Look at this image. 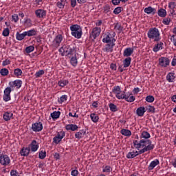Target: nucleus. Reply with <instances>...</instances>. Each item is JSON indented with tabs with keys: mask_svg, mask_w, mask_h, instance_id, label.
<instances>
[{
	"mask_svg": "<svg viewBox=\"0 0 176 176\" xmlns=\"http://www.w3.org/2000/svg\"><path fill=\"white\" fill-rule=\"evenodd\" d=\"M14 75L15 76H21L23 75V71L20 68H16L14 70Z\"/></svg>",
	"mask_w": 176,
	"mask_h": 176,
	"instance_id": "nucleus-43",
	"label": "nucleus"
},
{
	"mask_svg": "<svg viewBox=\"0 0 176 176\" xmlns=\"http://www.w3.org/2000/svg\"><path fill=\"white\" fill-rule=\"evenodd\" d=\"M0 75L2 76H7V75H9V70L6 68H3L0 70Z\"/></svg>",
	"mask_w": 176,
	"mask_h": 176,
	"instance_id": "nucleus-44",
	"label": "nucleus"
},
{
	"mask_svg": "<svg viewBox=\"0 0 176 176\" xmlns=\"http://www.w3.org/2000/svg\"><path fill=\"white\" fill-rule=\"evenodd\" d=\"M157 14L160 17H162V18L166 17V16H167V11H166V10L163 8H160L157 11Z\"/></svg>",
	"mask_w": 176,
	"mask_h": 176,
	"instance_id": "nucleus-35",
	"label": "nucleus"
},
{
	"mask_svg": "<svg viewBox=\"0 0 176 176\" xmlns=\"http://www.w3.org/2000/svg\"><path fill=\"white\" fill-rule=\"evenodd\" d=\"M65 129L67 131H69V130L71 131H76L78 130V125L74 124H67Z\"/></svg>",
	"mask_w": 176,
	"mask_h": 176,
	"instance_id": "nucleus-24",
	"label": "nucleus"
},
{
	"mask_svg": "<svg viewBox=\"0 0 176 176\" xmlns=\"http://www.w3.org/2000/svg\"><path fill=\"white\" fill-rule=\"evenodd\" d=\"M164 44L162 42H160L157 44H155L153 48V52H154V53H157V52H159V50H163V45Z\"/></svg>",
	"mask_w": 176,
	"mask_h": 176,
	"instance_id": "nucleus-20",
	"label": "nucleus"
},
{
	"mask_svg": "<svg viewBox=\"0 0 176 176\" xmlns=\"http://www.w3.org/2000/svg\"><path fill=\"white\" fill-rule=\"evenodd\" d=\"M114 29H115V30H118V31H122V25H120V23H117L114 25Z\"/></svg>",
	"mask_w": 176,
	"mask_h": 176,
	"instance_id": "nucleus-56",
	"label": "nucleus"
},
{
	"mask_svg": "<svg viewBox=\"0 0 176 176\" xmlns=\"http://www.w3.org/2000/svg\"><path fill=\"white\" fill-rule=\"evenodd\" d=\"M146 112V110L145 109V107H140L136 110V113L138 116L142 117L144 116V114Z\"/></svg>",
	"mask_w": 176,
	"mask_h": 176,
	"instance_id": "nucleus-22",
	"label": "nucleus"
},
{
	"mask_svg": "<svg viewBox=\"0 0 176 176\" xmlns=\"http://www.w3.org/2000/svg\"><path fill=\"white\" fill-rule=\"evenodd\" d=\"M29 148L32 152H36L39 149V143L36 140H32Z\"/></svg>",
	"mask_w": 176,
	"mask_h": 176,
	"instance_id": "nucleus-15",
	"label": "nucleus"
},
{
	"mask_svg": "<svg viewBox=\"0 0 176 176\" xmlns=\"http://www.w3.org/2000/svg\"><path fill=\"white\" fill-rule=\"evenodd\" d=\"M76 48L74 45H64L59 50L58 52L60 53L62 56H74V53H76Z\"/></svg>",
	"mask_w": 176,
	"mask_h": 176,
	"instance_id": "nucleus-3",
	"label": "nucleus"
},
{
	"mask_svg": "<svg viewBox=\"0 0 176 176\" xmlns=\"http://www.w3.org/2000/svg\"><path fill=\"white\" fill-rule=\"evenodd\" d=\"M122 7H117L114 9L113 13L114 14H119L122 12Z\"/></svg>",
	"mask_w": 176,
	"mask_h": 176,
	"instance_id": "nucleus-55",
	"label": "nucleus"
},
{
	"mask_svg": "<svg viewBox=\"0 0 176 176\" xmlns=\"http://www.w3.org/2000/svg\"><path fill=\"white\" fill-rule=\"evenodd\" d=\"M174 79H175V74L173 72H170L166 76V80L168 82H174Z\"/></svg>",
	"mask_w": 176,
	"mask_h": 176,
	"instance_id": "nucleus-31",
	"label": "nucleus"
},
{
	"mask_svg": "<svg viewBox=\"0 0 176 176\" xmlns=\"http://www.w3.org/2000/svg\"><path fill=\"white\" fill-rule=\"evenodd\" d=\"M131 64V57H127L123 60V68H129Z\"/></svg>",
	"mask_w": 176,
	"mask_h": 176,
	"instance_id": "nucleus-28",
	"label": "nucleus"
},
{
	"mask_svg": "<svg viewBox=\"0 0 176 176\" xmlns=\"http://www.w3.org/2000/svg\"><path fill=\"white\" fill-rule=\"evenodd\" d=\"M42 75H45V70L41 69L36 72L34 74L35 78H41Z\"/></svg>",
	"mask_w": 176,
	"mask_h": 176,
	"instance_id": "nucleus-46",
	"label": "nucleus"
},
{
	"mask_svg": "<svg viewBox=\"0 0 176 176\" xmlns=\"http://www.w3.org/2000/svg\"><path fill=\"white\" fill-rule=\"evenodd\" d=\"M112 171V168L111 166H106L102 170V173H111Z\"/></svg>",
	"mask_w": 176,
	"mask_h": 176,
	"instance_id": "nucleus-52",
	"label": "nucleus"
},
{
	"mask_svg": "<svg viewBox=\"0 0 176 176\" xmlns=\"http://www.w3.org/2000/svg\"><path fill=\"white\" fill-rule=\"evenodd\" d=\"M9 34H10V30H9V28H7L3 30V36H9Z\"/></svg>",
	"mask_w": 176,
	"mask_h": 176,
	"instance_id": "nucleus-51",
	"label": "nucleus"
},
{
	"mask_svg": "<svg viewBox=\"0 0 176 176\" xmlns=\"http://www.w3.org/2000/svg\"><path fill=\"white\" fill-rule=\"evenodd\" d=\"M162 23L165 25H170V23H171V19L170 18H165L163 19Z\"/></svg>",
	"mask_w": 176,
	"mask_h": 176,
	"instance_id": "nucleus-53",
	"label": "nucleus"
},
{
	"mask_svg": "<svg viewBox=\"0 0 176 176\" xmlns=\"http://www.w3.org/2000/svg\"><path fill=\"white\" fill-rule=\"evenodd\" d=\"M9 64H10V60L9 59H6L2 63L3 67H6V65H9Z\"/></svg>",
	"mask_w": 176,
	"mask_h": 176,
	"instance_id": "nucleus-58",
	"label": "nucleus"
},
{
	"mask_svg": "<svg viewBox=\"0 0 176 176\" xmlns=\"http://www.w3.org/2000/svg\"><path fill=\"white\" fill-rule=\"evenodd\" d=\"M0 164L4 167L10 166V157L6 154H0Z\"/></svg>",
	"mask_w": 176,
	"mask_h": 176,
	"instance_id": "nucleus-7",
	"label": "nucleus"
},
{
	"mask_svg": "<svg viewBox=\"0 0 176 176\" xmlns=\"http://www.w3.org/2000/svg\"><path fill=\"white\" fill-rule=\"evenodd\" d=\"M10 175L11 176H20L19 175V172L16 170H12L10 171Z\"/></svg>",
	"mask_w": 176,
	"mask_h": 176,
	"instance_id": "nucleus-57",
	"label": "nucleus"
},
{
	"mask_svg": "<svg viewBox=\"0 0 176 176\" xmlns=\"http://www.w3.org/2000/svg\"><path fill=\"white\" fill-rule=\"evenodd\" d=\"M148 39L153 41V42H159L162 39L160 36V31L157 28H151L147 32Z\"/></svg>",
	"mask_w": 176,
	"mask_h": 176,
	"instance_id": "nucleus-4",
	"label": "nucleus"
},
{
	"mask_svg": "<svg viewBox=\"0 0 176 176\" xmlns=\"http://www.w3.org/2000/svg\"><path fill=\"white\" fill-rule=\"evenodd\" d=\"M24 25L28 28L32 27V21L30 18H25L24 19Z\"/></svg>",
	"mask_w": 176,
	"mask_h": 176,
	"instance_id": "nucleus-33",
	"label": "nucleus"
},
{
	"mask_svg": "<svg viewBox=\"0 0 176 176\" xmlns=\"http://www.w3.org/2000/svg\"><path fill=\"white\" fill-rule=\"evenodd\" d=\"M12 20H14V23H17L19 21V15L17 14H14L12 16Z\"/></svg>",
	"mask_w": 176,
	"mask_h": 176,
	"instance_id": "nucleus-59",
	"label": "nucleus"
},
{
	"mask_svg": "<svg viewBox=\"0 0 176 176\" xmlns=\"http://www.w3.org/2000/svg\"><path fill=\"white\" fill-rule=\"evenodd\" d=\"M111 39H112V34H111V33H108L102 38V41L103 42V43H111Z\"/></svg>",
	"mask_w": 176,
	"mask_h": 176,
	"instance_id": "nucleus-26",
	"label": "nucleus"
},
{
	"mask_svg": "<svg viewBox=\"0 0 176 176\" xmlns=\"http://www.w3.org/2000/svg\"><path fill=\"white\" fill-rule=\"evenodd\" d=\"M109 107L111 112H118V106H116L115 104L110 103L109 104Z\"/></svg>",
	"mask_w": 176,
	"mask_h": 176,
	"instance_id": "nucleus-40",
	"label": "nucleus"
},
{
	"mask_svg": "<svg viewBox=\"0 0 176 176\" xmlns=\"http://www.w3.org/2000/svg\"><path fill=\"white\" fill-rule=\"evenodd\" d=\"M120 133L122 135H124L125 137H130L131 135V131L126 129H122L120 131Z\"/></svg>",
	"mask_w": 176,
	"mask_h": 176,
	"instance_id": "nucleus-36",
	"label": "nucleus"
},
{
	"mask_svg": "<svg viewBox=\"0 0 176 176\" xmlns=\"http://www.w3.org/2000/svg\"><path fill=\"white\" fill-rule=\"evenodd\" d=\"M91 120L94 122V123H97L98 120H100V118L98 116L97 114L93 113L90 115Z\"/></svg>",
	"mask_w": 176,
	"mask_h": 176,
	"instance_id": "nucleus-38",
	"label": "nucleus"
},
{
	"mask_svg": "<svg viewBox=\"0 0 176 176\" xmlns=\"http://www.w3.org/2000/svg\"><path fill=\"white\" fill-rule=\"evenodd\" d=\"M103 10L104 13H109V12H111V7L109 5H106L103 7Z\"/></svg>",
	"mask_w": 176,
	"mask_h": 176,
	"instance_id": "nucleus-54",
	"label": "nucleus"
},
{
	"mask_svg": "<svg viewBox=\"0 0 176 176\" xmlns=\"http://www.w3.org/2000/svg\"><path fill=\"white\" fill-rule=\"evenodd\" d=\"M32 130L35 133H39V131H42L43 130V124L42 122H35L32 124Z\"/></svg>",
	"mask_w": 176,
	"mask_h": 176,
	"instance_id": "nucleus-12",
	"label": "nucleus"
},
{
	"mask_svg": "<svg viewBox=\"0 0 176 176\" xmlns=\"http://www.w3.org/2000/svg\"><path fill=\"white\" fill-rule=\"evenodd\" d=\"M70 30L72 32V36L76 38L77 39H80L83 32H82V28L78 24H74L70 26Z\"/></svg>",
	"mask_w": 176,
	"mask_h": 176,
	"instance_id": "nucleus-5",
	"label": "nucleus"
},
{
	"mask_svg": "<svg viewBox=\"0 0 176 176\" xmlns=\"http://www.w3.org/2000/svg\"><path fill=\"white\" fill-rule=\"evenodd\" d=\"M175 2L174 1H171L168 3V8L169 9H170V10H172V14L175 12V10L174 9H175Z\"/></svg>",
	"mask_w": 176,
	"mask_h": 176,
	"instance_id": "nucleus-42",
	"label": "nucleus"
},
{
	"mask_svg": "<svg viewBox=\"0 0 176 176\" xmlns=\"http://www.w3.org/2000/svg\"><path fill=\"white\" fill-rule=\"evenodd\" d=\"M68 83H69V81H68V80L62 79L58 82V85L60 87H65V86H67Z\"/></svg>",
	"mask_w": 176,
	"mask_h": 176,
	"instance_id": "nucleus-34",
	"label": "nucleus"
},
{
	"mask_svg": "<svg viewBox=\"0 0 176 176\" xmlns=\"http://www.w3.org/2000/svg\"><path fill=\"white\" fill-rule=\"evenodd\" d=\"M36 17L38 19H44L46 17V10L43 9H38L35 11Z\"/></svg>",
	"mask_w": 176,
	"mask_h": 176,
	"instance_id": "nucleus-17",
	"label": "nucleus"
},
{
	"mask_svg": "<svg viewBox=\"0 0 176 176\" xmlns=\"http://www.w3.org/2000/svg\"><path fill=\"white\" fill-rule=\"evenodd\" d=\"M171 65L172 67H175L176 65V56H175L172 60V62H171Z\"/></svg>",
	"mask_w": 176,
	"mask_h": 176,
	"instance_id": "nucleus-63",
	"label": "nucleus"
},
{
	"mask_svg": "<svg viewBox=\"0 0 176 176\" xmlns=\"http://www.w3.org/2000/svg\"><path fill=\"white\" fill-rule=\"evenodd\" d=\"M35 50V47L33 45H30L25 48V52L28 54L32 53Z\"/></svg>",
	"mask_w": 176,
	"mask_h": 176,
	"instance_id": "nucleus-47",
	"label": "nucleus"
},
{
	"mask_svg": "<svg viewBox=\"0 0 176 176\" xmlns=\"http://www.w3.org/2000/svg\"><path fill=\"white\" fill-rule=\"evenodd\" d=\"M63 42V35L58 34L56 36L55 38L53 41L52 45L54 47H58L60 46V43Z\"/></svg>",
	"mask_w": 176,
	"mask_h": 176,
	"instance_id": "nucleus-14",
	"label": "nucleus"
},
{
	"mask_svg": "<svg viewBox=\"0 0 176 176\" xmlns=\"http://www.w3.org/2000/svg\"><path fill=\"white\" fill-rule=\"evenodd\" d=\"M110 68L111 69H112L113 71H116V64L115 63H111L110 65Z\"/></svg>",
	"mask_w": 176,
	"mask_h": 176,
	"instance_id": "nucleus-64",
	"label": "nucleus"
},
{
	"mask_svg": "<svg viewBox=\"0 0 176 176\" xmlns=\"http://www.w3.org/2000/svg\"><path fill=\"white\" fill-rule=\"evenodd\" d=\"M70 3L72 8H75L76 6V0H70Z\"/></svg>",
	"mask_w": 176,
	"mask_h": 176,
	"instance_id": "nucleus-62",
	"label": "nucleus"
},
{
	"mask_svg": "<svg viewBox=\"0 0 176 176\" xmlns=\"http://www.w3.org/2000/svg\"><path fill=\"white\" fill-rule=\"evenodd\" d=\"M140 140H133V144L138 151H140L141 148L148 147V152L153 151L155 149V144H152V140H149L151 138V133L146 131H142L140 136Z\"/></svg>",
	"mask_w": 176,
	"mask_h": 176,
	"instance_id": "nucleus-1",
	"label": "nucleus"
},
{
	"mask_svg": "<svg viewBox=\"0 0 176 176\" xmlns=\"http://www.w3.org/2000/svg\"><path fill=\"white\" fill-rule=\"evenodd\" d=\"M148 149H149L148 147H145V148H142L140 150L139 148V151H133L129 152L126 154V158L134 159V157H137L138 155H142L143 153H145V152H148Z\"/></svg>",
	"mask_w": 176,
	"mask_h": 176,
	"instance_id": "nucleus-6",
	"label": "nucleus"
},
{
	"mask_svg": "<svg viewBox=\"0 0 176 176\" xmlns=\"http://www.w3.org/2000/svg\"><path fill=\"white\" fill-rule=\"evenodd\" d=\"M101 34V28L95 27L92 29L91 32L90 33V38L91 39H96L97 37L100 36V34Z\"/></svg>",
	"mask_w": 176,
	"mask_h": 176,
	"instance_id": "nucleus-9",
	"label": "nucleus"
},
{
	"mask_svg": "<svg viewBox=\"0 0 176 176\" xmlns=\"http://www.w3.org/2000/svg\"><path fill=\"white\" fill-rule=\"evenodd\" d=\"M70 64L72 67H76V65H78V58H76V54L70 58Z\"/></svg>",
	"mask_w": 176,
	"mask_h": 176,
	"instance_id": "nucleus-32",
	"label": "nucleus"
},
{
	"mask_svg": "<svg viewBox=\"0 0 176 176\" xmlns=\"http://www.w3.org/2000/svg\"><path fill=\"white\" fill-rule=\"evenodd\" d=\"M38 157L39 159H41L42 160H43V159L46 157V151L42 150L38 154Z\"/></svg>",
	"mask_w": 176,
	"mask_h": 176,
	"instance_id": "nucleus-48",
	"label": "nucleus"
},
{
	"mask_svg": "<svg viewBox=\"0 0 176 176\" xmlns=\"http://www.w3.org/2000/svg\"><path fill=\"white\" fill-rule=\"evenodd\" d=\"M85 135H86V131L82 129L75 133V138H77V140H80L81 138H83Z\"/></svg>",
	"mask_w": 176,
	"mask_h": 176,
	"instance_id": "nucleus-21",
	"label": "nucleus"
},
{
	"mask_svg": "<svg viewBox=\"0 0 176 176\" xmlns=\"http://www.w3.org/2000/svg\"><path fill=\"white\" fill-rule=\"evenodd\" d=\"M78 170L76 169H74L71 172V175L72 176H78Z\"/></svg>",
	"mask_w": 176,
	"mask_h": 176,
	"instance_id": "nucleus-60",
	"label": "nucleus"
},
{
	"mask_svg": "<svg viewBox=\"0 0 176 176\" xmlns=\"http://www.w3.org/2000/svg\"><path fill=\"white\" fill-rule=\"evenodd\" d=\"M25 36H27L25 32H23L22 34L17 32L16 34V41H23V39H24V38H25Z\"/></svg>",
	"mask_w": 176,
	"mask_h": 176,
	"instance_id": "nucleus-27",
	"label": "nucleus"
},
{
	"mask_svg": "<svg viewBox=\"0 0 176 176\" xmlns=\"http://www.w3.org/2000/svg\"><path fill=\"white\" fill-rule=\"evenodd\" d=\"M60 115H61V112L54 111L51 113V118H52L53 119H58V118H60Z\"/></svg>",
	"mask_w": 176,
	"mask_h": 176,
	"instance_id": "nucleus-41",
	"label": "nucleus"
},
{
	"mask_svg": "<svg viewBox=\"0 0 176 176\" xmlns=\"http://www.w3.org/2000/svg\"><path fill=\"white\" fill-rule=\"evenodd\" d=\"M129 0H111V2L113 5H119L120 2H123L124 3H126Z\"/></svg>",
	"mask_w": 176,
	"mask_h": 176,
	"instance_id": "nucleus-49",
	"label": "nucleus"
},
{
	"mask_svg": "<svg viewBox=\"0 0 176 176\" xmlns=\"http://www.w3.org/2000/svg\"><path fill=\"white\" fill-rule=\"evenodd\" d=\"M133 53H134V48L128 47L124 50L123 56L126 58L130 57V56H131V54H133Z\"/></svg>",
	"mask_w": 176,
	"mask_h": 176,
	"instance_id": "nucleus-18",
	"label": "nucleus"
},
{
	"mask_svg": "<svg viewBox=\"0 0 176 176\" xmlns=\"http://www.w3.org/2000/svg\"><path fill=\"white\" fill-rule=\"evenodd\" d=\"M158 61L160 67H164V68H166L170 65V59H168L167 57H161L159 58Z\"/></svg>",
	"mask_w": 176,
	"mask_h": 176,
	"instance_id": "nucleus-13",
	"label": "nucleus"
},
{
	"mask_svg": "<svg viewBox=\"0 0 176 176\" xmlns=\"http://www.w3.org/2000/svg\"><path fill=\"white\" fill-rule=\"evenodd\" d=\"M30 148H23L21 151H20V154L21 156H28V155H30Z\"/></svg>",
	"mask_w": 176,
	"mask_h": 176,
	"instance_id": "nucleus-30",
	"label": "nucleus"
},
{
	"mask_svg": "<svg viewBox=\"0 0 176 176\" xmlns=\"http://www.w3.org/2000/svg\"><path fill=\"white\" fill-rule=\"evenodd\" d=\"M146 101L147 102H153V101H155V97H153V96H147L146 97Z\"/></svg>",
	"mask_w": 176,
	"mask_h": 176,
	"instance_id": "nucleus-50",
	"label": "nucleus"
},
{
	"mask_svg": "<svg viewBox=\"0 0 176 176\" xmlns=\"http://www.w3.org/2000/svg\"><path fill=\"white\" fill-rule=\"evenodd\" d=\"M25 32L26 34V36H35L38 34V30H36V29H31Z\"/></svg>",
	"mask_w": 176,
	"mask_h": 176,
	"instance_id": "nucleus-25",
	"label": "nucleus"
},
{
	"mask_svg": "<svg viewBox=\"0 0 176 176\" xmlns=\"http://www.w3.org/2000/svg\"><path fill=\"white\" fill-rule=\"evenodd\" d=\"M9 86L8 87H10V89H20L21 87V85H23V81L21 80H15L14 81H10L8 83Z\"/></svg>",
	"mask_w": 176,
	"mask_h": 176,
	"instance_id": "nucleus-11",
	"label": "nucleus"
},
{
	"mask_svg": "<svg viewBox=\"0 0 176 176\" xmlns=\"http://www.w3.org/2000/svg\"><path fill=\"white\" fill-rule=\"evenodd\" d=\"M112 92L116 94V98L118 100H125L126 102H134L135 101V97L133 96L131 92L122 91L120 86H114Z\"/></svg>",
	"mask_w": 176,
	"mask_h": 176,
	"instance_id": "nucleus-2",
	"label": "nucleus"
},
{
	"mask_svg": "<svg viewBox=\"0 0 176 176\" xmlns=\"http://www.w3.org/2000/svg\"><path fill=\"white\" fill-rule=\"evenodd\" d=\"M115 46V43H108L105 47L102 48V50L106 53H112L113 52V47Z\"/></svg>",
	"mask_w": 176,
	"mask_h": 176,
	"instance_id": "nucleus-16",
	"label": "nucleus"
},
{
	"mask_svg": "<svg viewBox=\"0 0 176 176\" xmlns=\"http://www.w3.org/2000/svg\"><path fill=\"white\" fill-rule=\"evenodd\" d=\"M146 111H147L148 113H155L156 112L155 107L151 105L146 107Z\"/></svg>",
	"mask_w": 176,
	"mask_h": 176,
	"instance_id": "nucleus-39",
	"label": "nucleus"
},
{
	"mask_svg": "<svg viewBox=\"0 0 176 176\" xmlns=\"http://www.w3.org/2000/svg\"><path fill=\"white\" fill-rule=\"evenodd\" d=\"M65 2H67V0H60L56 3V6L59 9H64L65 6Z\"/></svg>",
	"mask_w": 176,
	"mask_h": 176,
	"instance_id": "nucleus-37",
	"label": "nucleus"
},
{
	"mask_svg": "<svg viewBox=\"0 0 176 176\" xmlns=\"http://www.w3.org/2000/svg\"><path fill=\"white\" fill-rule=\"evenodd\" d=\"M144 13L147 14H156V9L151 6L144 8Z\"/></svg>",
	"mask_w": 176,
	"mask_h": 176,
	"instance_id": "nucleus-23",
	"label": "nucleus"
},
{
	"mask_svg": "<svg viewBox=\"0 0 176 176\" xmlns=\"http://www.w3.org/2000/svg\"><path fill=\"white\" fill-rule=\"evenodd\" d=\"M65 137V131H60L58 132L56 135L53 138V143L56 145H58L60 142L63 140V138Z\"/></svg>",
	"mask_w": 176,
	"mask_h": 176,
	"instance_id": "nucleus-8",
	"label": "nucleus"
},
{
	"mask_svg": "<svg viewBox=\"0 0 176 176\" xmlns=\"http://www.w3.org/2000/svg\"><path fill=\"white\" fill-rule=\"evenodd\" d=\"M159 164V160L157 159L155 160L154 161H152L148 166V170H153Z\"/></svg>",
	"mask_w": 176,
	"mask_h": 176,
	"instance_id": "nucleus-29",
	"label": "nucleus"
},
{
	"mask_svg": "<svg viewBox=\"0 0 176 176\" xmlns=\"http://www.w3.org/2000/svg\"><path fill=\"white\" fill-rule=\"evenodd\" d=\"M10 93H12V88L8 87L4 89L3 100L5 102H8V101L12 100Z\"/></svg>",
	"mask_w": 176,
	"mask_h": 176,
	"instance_id": "nucleus-10",
	"label": "nucleus"
},
{
	"mask_svg": "<svg viewBox=\"0 0 176 176\" xmlns=\"http://www.w3.org/2000/svg\"><path fill=\"white\" fill-rule=\"evenodd\" d=\"M43 1V0H34V5H36V6H39Z\"/></svg>",
	"mask_w": 176,
	"mask_h": 176,
	"instance_id": "nucleus-61",
	"label": "nucleus"
},
{
	"mask_svg": "<svg viewBox=\"0 0 176 176\" xmlns=\"http://www.w3.org/2000/svg\"><path fill=\"white\" fill-rule=\"evenodd\" d=\"M3 119L6 122H9L10 119H13V113L12 111H6L3 115Z\"/></svg>",
	"mask_w": 176,
	"mask_h": 176,
	"instance_id": "nucleus-19",
	"label": "nucleus"
},
{
	"mask_svg": "<svg viewBox=\"0 0 176 176\" xmlns=\"http://www.w3.org/2000/svg\"><path fill=\"white\" fill-rule=\"evenodd\" d=\"M68 96L67 95H63L60 98L58 99V102L59 104H63L65 101H67Z\"/></svg>",
	"mask_w": 176,
	"mask_h": 176,
	"instance_id": "nucleus-45",
	"label": "nucleus"
}]
</instances>
